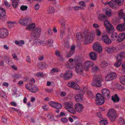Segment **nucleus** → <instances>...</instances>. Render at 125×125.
<instances>
[{"label": "nucleus", "instance_id": "nucleus-1", "mask_svg": "<svg viewBox=\"0 0 125 125\" xmlns=\"http://www.w3.org/2000/svg\"><path fill=\"white\" fill-rule=\"evenodd\" d=\"M119 15L121 18H123L125 22V14L123 13V10H120L119 12ZM117 29L119 31H125V23L118 25L116 27Z\"/></svg>", "mask_w": 125, "mask_h": 125}, {"label": "nucleus", "instance_id": "nucleus-2", "mask_svg": "<svg viewBox=\"0 0 125 125\" xmlns=\"http://www.w3.org/2000/svg\"><path fill=\"white\" fill-rule=\"evenodd\" d=\"M94 80L91 84L92 86H101L102 78L100 75H94L93 77Z\"/></svg>", "mask_w": 125, "mask_h": 125}, {"label": "nucleus", "instance_id": "nucleus-3", "mask_svg": "<svg viewBox=\"0 0 125 125\" xmlns=\"http://www.w3.org/2000/svg\"><path fill=\"white\" fill-rule=\"evenodd\" d=\"M63 104L64 106V108L66 109L69 112L73 114H76V111L73 107L72 102H66L64 103Z\"/></svg>", "mask_w": 125, "mask_h": 125}, {"label": "nucleus", "instance_id": "nucleus-4", "mask_svg": "<svg viewBox=\"0 0 125 125\" xmlns=\"http://www.w3.org/2000/svg\"><path fill=\"white\" fill-rule=\"evenodd\" d=\"M107 115L112 122L115 121L116 118L117 116L115 111L113 109H111L109 110L107 114Z\"/></svg>", "mask_w": 125, "mask_h": 125}, {"label": "nucleus", "instance_id": "nucleus-5", "mask_svg": "<svg viewBox=\"0 0 125 125\" xmlns=\"http://www.w3.org/2000/svg\"><path fill=\"white\" fill-rule=\"evenodd\" d=\"M84 41L86 43L91 42L93 40L94 37L92 34L90 33H84Z\"/></svg>", "mask_w": 125, "mask_h": 125}, {"label": "nucleus", "instance_id": "nucleus-6", "mask_svg": "<svg viewBox=\"0 0 125 125\" xmlns=\"http://www.w3.org/2000/svg\"><path fill=\"white\" fill-rule=\"evenodd\" d=\"M95 103L97 105H102L104 103V98L100 94L97 93L95 96Z\"/></svg>", "mask_w": 125, "mask_h": 125}, {"label": "nucleus", "instance_id": "nucleus-7", "mask_svg": "<svg viewBox=\"0 0 125 125\" xmlns=\"http://www.w3.org/2000/svg\"><path fill=\"white\" fill-rule=\"evenodd\" d=\"M31 20L30 17H25L20 20L19 22L23 25L28 26L31 22Z\"/></svg>", "mask_w": 125, "mask_h": 125}, {"label": "nucleus", "instance_id": "nucleus-8", "mask_svg": "<svg viewBox=\"0 0 125 125\" xmlns=\"http://www.w3.org/2000/svg\"><path fill=\"white\" fill-rule=\"evenodd\" d=\"M104 24L108 32H110L111 31H114V28L110 23L109 21V20H105L104 22Z\"/></svg>", "mask_w": 125, "mask_h": 125}, {"label": "nucleus", "instance_id": "nucleus-9", "mask_svg": "<svg viewBox=\"0 0 125 125\" xmlns=\"http://www.w3.org/2000/svg\"><path fill=\"white\" fill-rule=\"evenodd\" d=\"M8 35L7 30L5 28L0 29V38L4 39L6 38Z\"/></svg>", "mask_w": 125, "mask_h": 125}, {"label": "nucleus", "instance_id": "nucleus-10", "mask_svg": "<svg viewBox=\"0 0 125 125\" xmlns=\"http://www.w3.org/2000/svg\"><path fill=\"white\" fill-rule=\"evenodd\" d=\"M124 0H113L108 3V4L111 7H115L116 5L122 4Z\"/></svg>", "mask_w": 125, "mask_h": 125}, {"label": "nucleus", "instance_id": "nucleus-11", "mask_svg": "<svg viewBox=\"0 0 125 125\" xmlns=\"http://www.w3.org/2000/svg\"><path fill=\"white\" fill-rule=\"evenodd\" d=\"M101 45V44L98 42H96L93 46L94 50L99 53L101 52L102 51V49Z\"/></svg>", "mask_w": 125, "mask_h": 125}, {"label": "nucleus", "instance_id": "nucleus-12", "mask_svg": "<svg viewBox=\"0 0 125 125\" xmlns=\"http://www.w3.org/2000/svg\"><path fill=\"white\" fill-rule=\"evenodd\" d=\"M41 29L39 27H37L34 29L32 31V35L34 37H38L40 35Z\"/></svg>", "mask_w": 125, "mask_h": 125}, {"label": "nucleus", "instance_id": "nucleus-13", "mask_svg": "<svg viewBox=\"0 0 125 125\" xmlns=\"http://www.w3.org/2000/svg\"><path fill=\"white\" fill-rule=\"evenodd\" d=\"M116 76V74L115 73H110L106 76L105 80L107 81H110L114 79Z\"/></svg>", "mask_w": 125, "mask_h": 125}, {"label": "nucleus", "instance_id": "nucleus-14", "mask_svg": "<svg viewBox=\"0 0 125 125\" xmlns=\"http://www.w3.org/2000/svg\"><path fill=\"white\" fill-rule=\"evenodd\" d=\"M76 72L78 73H81L83 71L84 68L82 64L81 63H79L76 64L75 67Z\"/></svg>", "mask_w": 125, "mask_h": 125}, {"label": "nucleus", "instance_id": "nucleus-15", "mask_svg": "<svg viewBox=\"0 0 125 125\" xmlns=\"http://www.w3.org/2000/svg\"><path fill=\"white\" fill-rule=\"evenodd\" d=\"M94 64V63L90 61H87L85 62L83 64L84 69L86 71H88L89 68L93 66Z\"/></svg>", "mask_w": 125, "mask_h": 125}, {"label": "nucleus", "instance_id": "nucleus-16", "mask_svg": "<svg viewBox=\"0 0 125 125\" xmlns=\"http://www.w3.org/2000/svg\"><path fill=\"white\" fill-rule=\"evenodd\" d=\"M49 104L52 107L57 109H58L61 108L62 107V105L61 104L56 103L53 101L50 102Z\"/></svg>", "mask_w": 125, "mask_h": 125}, {"label": "nucleus", "instance_id": "nucleus-17", "mask_svg": "<svg viewBox=\"0 0 125 125\" xmlns=\"http://www.w3.org/2000/svg\"><path fill=\"white\" fill-rule=\"evenodd\" d=\"M102 40L106 44H109L111 42V41L108 36L106 35L102 36Z\"/></svg>", "mask_w": 125, "mask_h": 125}, {"label": "nucleus", "instance_id": "nucleus-18", "mask_svg": "<svg viewBox=\"0 0 125 125\" xmlns=\"http://www.w3.org/2000/svg\"><path fill=\"white\" fill-rule=\"evenodd\" d=\"M75 108L77 112L81 113L83 110V107L81 104L77 103L75 104Z\"/></svg>", "mask_w": 125, "mask_h": 125}, {"label": "nucleus", "instance_id": "nucleus-19", "mask_svg": "<svg viewBox=\"0 0 125 125\" xmlns=\"http://www.w3.org/2000/svg\"><path fill=\"white\" fill-rule=\"evenodd\" d=\"M102 93L104 97H107L108 98H109L110 94L109 90L106 89H104L102 90Z\"/></svg>", "mask_w": 125, "mask_h": 125}, {"label": "nucleus", "instance_id": "nucleus-20", "mask_svg": "<svg viewBox=\"0 0 125 125\" xmlns=\"http://www.w3.org/2000/svg\"><path fill=\"white\" fill-rule=\"evenodd\" d=\"M72 76V73L70 71H66L65 74L63 75V78L65 79H68Z\"/></svg>", "mask_w": 125, "mask_h": 125}, {"label": "nucleus", "instance_id": "nucleus-21", "mask_svg": "<svg viewBox=\"0 0 125 125\" xmlns=\"http://www.w3.org/2000/svg\"><path fill=\"white\" fill-rule=\"evenodd\" d=\"M26 88L31 92L35 93L37 91L38 89L37 86H25Z\"/></svg>", "mask_w": 125, "mask_h": 125}, {"label": "nucleus", "instance_id": "nucleus-22", "mask_svg": "<svg viewBox=\"0 0 125 125\" xmlns=\"http://www.w3.org/2000/svg\"><path fill=\"white\" fill-rule=\"evenodd\" d=\"M125 38V33H123L119 34L117 38V41L119 42L122 41Z\"/></svg>", "mask_w": 125, "mask_h": 125}, {"label": "nucleus", "instance_id": "nucleus-23", "mask_svg": "<svg viewBox=\"0 0 125 125\" xmlns=\"http://www.w3.org/2000/svg\"><path fill=\"white\" fill-rule=\"evenodd\" d=\"M38 67L40 69H43L44 67L47 68L48 66V65L45 62L42 63H38L37 64Z\"/></svg>", "mask_w": 125, "mask_h": 125}, {"label": "nucleus", "instance_id": "nucleus-24", "mask_svg": "<svg viewBox=\"0 0 125 125\" xmlns=\"http://www.w3.org/2000/svg\"><path fill=\"white\" fill-rule=\"evenodd\" d=\"M82 95L80 94H76L75 97V101L77 102H80L82 101Z\"/></svg>", "mask_w": 125, "mask_h": 125}, {"label": "nucleus", "instance_id": "nucleus-25", "mask_svg": "<svg viewBox=\"0 0 125 125\" xmlns=\"http://www.w3.org/2000/svg\"><path fill=\"white\" fill-rule=\"evenodd\" d=\"M125 57V52H121L120 54L118 55L116 57L117 60L119 59L122 60L123 58Z\"/></svg>", "mask_w": 125, "mask_h": 125}, {"label": "nucleus", "instance_id": "nucleus-26", "mask_svg": "<svg viewBox=\"0 0 125 125\" xmlns=\"http://www.w3.org/2000/svg\"><path fill=\"white\" fill-rule=\"evenodd\" d=\"M69 61L70 62L68 64V67L69 68L72 69L74 67V65L72 63L73 60L72 58H70L69 60Z\"/></svg>", "mask_w": 125, "mask_h": 125}, {"label": "nucleus", "instance_id": "nucleus-27", "mask_svg": "<svg viewBox=\"0 0 125 125\" xmlns=\"http://www.w3.org/2000/svg\"><path fill=\"white\" fill-rule=\"evenodd\" d=\"M6 15L5 10L4 9L0 8V19H1V17H3Z\"/></svg>", "mask_w": 125, "mask_h": 125}, {"label": "nucleus", "instance_id": "nucleus-28", "mask_svg": "<svg viewBox=\"0 0 125 125\" xmlns=\"http://www.w3.org/2000/svg\"><path fill=\"white\" fill-rule=\"evenodd\" d=\"M118 37V34L117 33L115 32H114L111 35V38L112 40L115 41Z\"/></svg>", "mask_w": 125, "mask_h": 125}, {"label": "nucleus", "instance_id": "nucleus-29", "mask_svg": "<svg viewBox=\"0 0 125 125\" xmlns=\"http://www.w3.org/2000/svg\"><path fill=\"white\" fill-rule=\"evenodd\" d=\"M19 0H12V5L14 8H16L18 5Z\"/></svg>", "mask_w": 125, "mask_h": 125}, {"label": "nucleus", "instance_id": "nucleus-30", "mask_svg": "<svg viewBox=\"0 0 125 125\" xmlns=\"http://www.w3.org/2000/svg\"><path fill=\"white\" fill-rule=\"evenodd\" d=\"M89 56L91 59L95 60L96 59V54L94 52H93L90 53L89 54Z\"/></svg>", "mask_w": 125, "mask_h": 125}, {"label": "nucleus", "instance_id": "nucleus-31", "mask_svg": "<svg viewBox=\"0 0 125 125\" xmlns=\"http://www.w3.org/2000/svg\"><path fill=\"white\" fill-rule=\"evenodd\" d=\"M15 43L16 45L19 46H21L22 44H24L25 43L24 41L23 40H21L19 41H16L15 42Z\"/></svg>", "mask_w": 125, "mask_h": 125}, {"label": "nucleus", "instance_id": "nucleus-32", "mask_svg": "<svg viewBox=\"0 0 125 125\" xmlns=\"http://www.w3.org/2000/svg\"><path fill=\"white\" fill-rule=\"evenodd\" d=\"M26 28V29L28 30H31L34 28L35 27V24L34 23H31Z\"/></svg>", "mask_w": 125, "mask_h": 125}, {"label": "nucleus", "instance_id": "nucleus-33", "mask_svg": "<svg viewBox=\"0 0 125 125\" xmlns=\"http://www.w3.org/2000/svg\"><path fill=\"white\" fill-rule=\"evenodd\" d=\"M112 100L114 102H117L119 100V98L118 97L117 95L116 94L114 96H112Z\"/></svg>", "mask_w": 125, "mask_h": 125}, {"label": "nucleus", "instance_id": "nucleus-34", "mask_svg": "<svg viewBox=\"0 0 125 125\" xmlns=\"http://www.w3.org/2000/svg\"><path fill=\"white\" fill-rule=\"evenodd\" d=\"M107 17L103 14H100L99 17V19L101 21H104L106 19Z\"/></svg>", "mask_w": 125, "mask_h": 125}, {"label": "nucleus", "instance_id": "nucleus-35", "mask_svg": "<svg viewBox=\"0 0 125 125\" xmlns=\"http://www.w3.org/2000/svg\"><path fill=\"white\" fill-rule=\"evenodd\" d=\"M105 49L108 52L111 53L115 50V48L114 47H106Z\"/></svg>", "mask_w": 125, "mask_h": 125}, {"label": "nucleus", "instance_id": "nucleus-36", "mask_svg": "<svg viewBox=\"0 0 125 125\" xmlns=\"http://www.w3.org/2000/svg\"><path fill=\"white\" fill-rule=\"evenodd\" d=\"M120 80L121 82L123 84L125 85V76L122 75L120 78Z\"/></svg>", "mask_w": 125, "mask_h": 125}, {"label": "nucleus", "instance_id": "nucleus-37", "mask_svg": "<svg viewBox=\"0 0 125 125\" xmlns=\"http://www.w3.org/2000/svg\"><path fill=\"white\" fill-rule=\"evenodd\" d=\"M99 70V67L98 66H95L92 67L91 70L92 72L94 73L97 72L98 70Z\"/></svg>", "mask_w": 125, "mask_h": 125}, {"label": "nucleus", "instance_id": "nucleus-38", "mask_svg": "<svg viewBox=\"0 0 125 125\" xmlns=\"http://www.w3.org/2000/svg\"><path fill=\"white\" fill-rule=\"evenodd\" d=\"M69 85H71V86H79V85L76 83L73 82H69L68 83L67 85L68 86H69Z\"/></svg>", "mask_w": 125, "mask_h": 125}, {"label": "nucleus", "instance_id": "nucleus-39", "mask_svg": "<svg viewBox=\"0 0 125 125\" xmlns=\"http://www.w3.org/2000/svg\"><path fill=\"white\" fill-rule=\"evenodd\" d=\"M87 93L90 97L91 98H93L94 97V95L90 91H87Z\"/></svg>", "mask_w": 125, "mask_h": 125}, {"label": "nucleus", "instance_id": "nucleus-40", "mask_svg": "<svg viewBox=\"0 0 125 125\" xmlns=\"http://www.w3.org/2000/svg\"><path fill=\"white\" fill-rule=\"evenodd\" d=\"M105 14L108 17H110L111 15V10L109 9L106 10L105 11Z\"/></svg>", "mask_w": 125, "mask_h": 125}, {"label": "nucleus", "instance_id": "nucleus-41", "mask_svg": "<svg viewBox=\"0 0 125 125\" xmlns=\"http://www.w3.org/2000/svg\"><path fill=\"white\" fill-rule=\"evenodd\" d=\"M117 62L115 64V65L116 67H118L120 66L121 63V61L120 60H117Z\"/></svg>", "mask_w": 125, "mask_h": 125}, {"label": "nucleus", "instance_id": "nucleus-42", "mask_svg": "<svg viewBox=\"0 0 125 125\" xmlns=\"http://www.w3.org/2000/svg\"><path fill=\"white\" fill-rule=\"evenodd\" d=\"M99 123L101 125H105L108 123V122L106 120H103L100 121Z\"/></svg>", "mask_w": 125, "mask_h": 125}, {"label": "nucleus", "instance_id": "nucleus-43", "mask_svg": "<svg viewBox=\"0 0 125 125\" xmlns=\"http://www.w3.org/2000/svg\"><path fill=\"white\" fill-rule=\"evenodd\" d=\"M59 22L62 26L65 25V20L64 19H61L59 20Z\"/></svg>", "mask_w": 125, "mask_h": 125}, {"label": "nucleus", "instance_id": "nucleus-44", "mask_svg": "<svg viewBox=\"0 0 125 125\" xmlns=\"http://www.w3.org/2000/svg\"><path fill=\"white\" fill-rule=\"evenodd\" d=\"M65 30L64 28L62 30L60 31V37L61 38H62L63 36L65 34Z\"/></svg>", "mask_w": 125, "mask_h": 125}, {"label": "nucleus", "instance_id": "nucleus-45", "mask_svg": "<svg viewBox=\"0 0 125 125\" xmlns=\"http://www.w3.org/2000/svg\"><path fill=\"white\" fill-rule=\"evenodd\" d=\"M108 65V63L107 62L105 61H103L102 62L101 64V66L103 68L106 66Z\"/></svg>", "mask_w": 125, "mask_h": 125}, {"label": "nucleus", "instance_id": "nucleus-46", "mask_svg": "<svg viewBox=\"0 0 125 125\" xmlns=\"http://www.w3.org/2000/svg\"><path fill=\"white\" fill-rule=\"evenodd\" d=\"M48 11L50 13H53L54 12V9L53 7H49Z\"/></svg>", "mask_w": 125, "mask_h": 125}, {"label": "nucleus", "instance_id": "nucleus-47", "mask_svg": "<svg viewBox=\"0 0 125 125\" xmlns=\"http://www.w3.org/2000/svg\"><path fill=\"white\" fill-rule=\"evenodd\" d=\"M58 72L59 70L56 68H52L51 70V72L52 73H57Z\"/></svg>", "mask_w": 125, "mask_h": 125}, {"label": "nucleus", "instance_id": "nucleus-48", "mask_svg": "<svg viewBox=\"0 0 125 125\" xmlns=\"http://www.w3.org/2000/svg\"><path fill=\"white\" fill-rule=\"evenodd\" d=\"M82 35L80 32L76 34V38L77 40H79L82 38Z\"/></svg>", "mask_w": 125, "mask_h": 125}, {"label": "nucleus", "instance_id": "nucleus-49", "mask_svg": "<svg viewBox=\"0 0 125 125\" xmlns=\"http://www.w3.org/2000/svg\"><path fill=\"white\" fill-rule=\"evenodd\" d=\"M28 8V7L26 6L22 5L20 7V9L22 11L26 10Z\"/></svg>", "mask_w": 125, "mask_h": 125}, {"label": "nucleus", "instance_id": "nucleus-50", "mask_svg": "<svg viewBox=\"0 0 125 125\" xmlns=\"http://www.w3.org/2000/svg\"><path fill=\"white\" fill-rule=\"evenodd\" d=\"M13 77L15 79H19L21 78V76L20 74H15L14 75H13Z\"/></svg>", "mask_w": 125, "mask_h": 125}, {"label": "nucleus", "instance_id": "nucleus-51", "mask_svg": "<svg viewBox=\"0 0 125 125\" xmlns=\"http://www.w3.org/2000/svg\"><path fill=\"white\" fill-rule=\"evenodd\" d=\"M118 122L121 124H123L124 123V119L122 118H120L118 120Z\"/></svg>", "mask_w": 125, "mask_h": 125}, {"label": "nucleus", "instance_id": "nucleus-52", "mask_svg": "<svg viewBox=\"0 0 125 125\" xmlns=\"http://www.w3.org/2000/svg\"><path fill=\"white\" fill-rule=\"evenodd\" d=\"M47 117L50 121H53L54 120L53 117L52 115H47Z\"/></svg>", "mask_w": 125, "mask_h": 125}, {"label": "nucleus", "instance_id": "nucleus-53", "mask_svg": "<svg viewBox=\"0 0 125 125\" xmlns=\"http://www.w3.org/2000/svg\"><path fill=\"white\" fill-rule=\"evenodd\" d=\"M40 40L39 39H37L34 40L33 41V43L34 44L37 45H39L40 44L39 42Z\"/></svg>", "mask_w": 125, "mask_h": 125}, {"label": "nucleus", "instance_id": "nucleus-54", "mask_svg": "<svg viewBox=\"0 0 125 125\" xmlns=\"http://www.w3.org/2000/svg\"><path fill=\"white\" fill-rule=\"evenodd\" d=\"M0 96L2 98H5L6 96L5 93L3 91L0 92Z\"/></svg>", "mask_w": 125, "mask_h": 125}, {"label": "nucleus", "instance_id": "nucleus-55", "mask_svg": "<svg viewBox=\"0 0 125 125\" xmlns=\"http://www.w3.org/2000/svg\"><path fill=\"white\" fill-rule=\"evenodd\" d=\"M36 75L38 77H43L44 76L43 73L42 72H39L37 73L36 74Z\"/></svg>", "mask_w": 125, "mask_h": 125}, {"label": "nucleus", "instance_id": "nucleus-56", "mask_svg": "<svg viewBox=\"0 0 125 125\" xmlns=\"http://www.w3.org/2000/svg\"><path fill=\"white\" fill-rule=\"evenodd\" d=\"M35 82V80L33 78L31 79L30 81L29 85H30L32 86L33 84Z\"/></svg>", "mask_w": 125, "mask_h": 125}, {"label": "nucleus", "instance_id": "nucleus-57", "mask_svg": "<svg viewBox=\"0 0 125 125\" xmlns=\"http://www.w3.org/2000/svg\"><path fill=\"white\" fill-rule=\"evenodd\" d=\"M75 50V46H73L71 48V49L70 52H72V53H73Z\"/></svg>", "mask_w": 125, "mask_h": 125}, {"label": "nucleus", "instance_id": "nucleus-58", "mask_svg": "<svg viewBox=\"0 0 125 125\" xmlns=\"http://www.w3.org/2000/svg\"><path fill=\"white\" fill-rule=\"evenodd\" d=\"M11 111L12 112H13L14 111H16L18 113H19L20 112V111L18 110L17 109L14 108H11Z\"/></svg>", "mask_w": 125, "mask_h": 125}, {"label": "nucleus", "instance_id": "nucleus-59", "mask_svg": "<svg viewBox=\"0 0 125 125\" xmlns=\"http://www.w3.org/2000/svg\"><path fill=\"white\" fill-rule=\"evenodd\" d=\"M96 34L98 36H100L101 35V32L99 29H96Z\"/></svg>", "mask_w": 125, "mask_h": 125}, {"label": "nucleus", "instance_id": "nucleus-60", "mask_svg": "<svg viewBox=\"0 0 125 125\" xmlns=\"http://www.w3.org/2000/svg\"><path fill=\"white\" fill-rule=\"evenodd\" d=\"M79 4L80 5L84 7L85 6V2L82 1H81L79 2Z\"/></svg>", "mask_w": 125, "mask_h": 125}, {"label": "nucleus", "instance_id": "nucleus-61", "mask_svg": "<svg viewBox=\"0 0 125 125\" xmlns=\"http://www.w3.org/2000/svg\"><path fill=\"white\" fill-rule=\"evenodd\" d=\"M55 54L58 57H59L60 56V52L58 50H56L55 52Z\"/></svg>", "mask_w": 125, "mask_h": 125}, {"label": "nucleus", "instance_id": "nucleus-62", "mask_svg": "<svg viewBox=\"0 0 125 125\" xmlns=\"http://www.w3.org/2000/svg\"><path fill=\"white\" fill-rule=\"evenodd\" d=\"M8 24L9 27L10 29H11L13 25V23L12 22H8Z\"/></svg>", "mask_w": 125, "mask_h": 125}, {"label": "nucleus", "instance_id": "nucleus-63", "mask_svg": "<svg viewBox=\"0 0 125 125\" xmlns=\"http://www.w3.org/2000/svg\"><path fill=\"white\" fill-rule=\"evenodd\" d=\"M12 56L13 58L15 60H18L19 59L17 57V56L14 53H13L12 55Z\"/></svg>", "mask_w": 125, "mask_h": 125}, {"label": "nucleus", "instance_id": "nucleus-64", "mask_svg": "<svg viewBox=\"0 0 125 125\" xmlns=\"http://www.w3.org/2000/svg\"><path fill=\"white\" fill-rule=\"evenodd\" d=\"M94 5L93 4H90L88 7V10H91L93 8Z\"/></svg>", "mask_w": 125, "mask_h": 125}]
</instances>
